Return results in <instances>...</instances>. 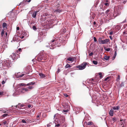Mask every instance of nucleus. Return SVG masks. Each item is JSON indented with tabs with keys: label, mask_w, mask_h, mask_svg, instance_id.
<instances>
[{
	"label": "nucleus",
	"mask_w": 127,
	"mask_h": 127,
	"mask_svg": "<svg viewBox=\"0 0 127 127\" xmlns=\"http://www.w3.org/2000/svg\"><path fill=\"white\" fill-rule=\"evenodd\" d=\"M87 64V63L84 62L81 65L76 66V67L78 68L79 70H83L85 68Z\"/></svg>",
	"instance_id": "1"
},
{
	"label": "nucleus",
	"mask_w": 127,
	"mask_h": 127,
	"mask_svg": "<svg viewBox=\"0 0 127 127\" xmlns=\"http://www.w3.org/2000/svg\"><path fill=\"white\" fill-rule=\"evenodd\" d=\"M54 20L51 19L50 18H48L46 20V24L50 25L53 24Z\"/></svg>",
	"instance_id": "2"
},
{
	"label": "nucleus",
	"mask_w": 127,
	"mask_h": 127,
	"mask_svg": "<svg viewBox=\"0 0 127 127\" xmlns=\"http://www.w3.org/2000/svg\"><path fill=\"white\" fill-rule=\"evenodd\" d=\"M118 11L117 13H118V14H120V13L121 12H120V11L123 8V6L122 5H119L118 6Z\"/></svg>",
	"instance_id": "3"
},
{
	"label": "nucleus",
	"mask_w": 127,
	"mask_h": 127,
	"mask_svg": "<svg viewBox=\"0 0 127 127\" xmlns=\"http://www.w3.org/2000/svg\"><path fill=\"white\" fill-rule=\"evenodd\" d=\"M3 64L7 67L10 66V63L8 60L5 61L3 63Z\"/></svg>",
	"instance_id": "4"
},
{
	"label": "nucleus",
	"mask_w": 127,
	"mask_h": 127,
	"mask_svg": "<svg viewBox=\"0 0 127 127\" xmlns=\"http://www.w3.org/2000/svg\"><path fill=\"white\" fill-rule=\"evenodd\" d=\"M43 58L42 57V55H39L37 56V60L38 61L41 62H44V61H43Z\"/></svg>",
	"instance_id": "5"
},
{
	"label": "nucleus",
	"mask_w": 127,
	"mask_h": 127,
	"mask_svg": "<svg viewBox=\"0 0 127 127\" xmlns=\"http://www.w3.org/2000/svg\"><path fill=\"white\" fill-rule=\"evenodd\" d=\"M42 56L43 58V61H44L47 59L48 56L47 54L45 53L43 54Z\"/></svg>",
	"instance_id": "6"
},
{
	"label": "nucleus",
	"mask_w": 127,
	"mask_h": 127,
	"mask_svg": "<svg viewBox=\"0 0 127 127\" xmlns=\"http://www.w3.org/2000/svg\"><path fill=\"white\" fill-rule=\"evenodd\" d=\"M39 12V11H36L33 12L32 15V17L34 18H36L37 13Z\"/></svg>",
	"instance_id": "7"
},
{
	"label": "nucleus",
	"mask_w": 127,
	"mask_h": 127,
	"mask_svg": "<svg viewBox=\"0 0 127 127\" xmlns=\"http://www.w3.org/2000/svg\"><path fill=\"white\" fill-rule=\"evenodd\" d=\"M110 41V40L109 39H106L102 41L101 44H106L107 43Z\"/></svg>",
	"instance_id": "8"
},
{
	"label": "nucleus",
	"mask_w": 127,
	"mask_h": 127,
	"mask_svg": "<svg viewBox=\"0 0 127 127\" xmlns=\"http://www.w3.org/2000/svg\"><path fill=\"white\" fill-rule=\"evenodd\" d=\"M29 120V118H26L22 120L21 122V123H27V122H28Z\"/></svg>",
	"instance_id": "9"
},
{
	"label": "nucleus",
	"mask_w": 127,
	"mask_h": 127,
	"mask_svg": "<svg viewBox=\"0 0 127 127\" xmlns=\"http://www.w3.org/2000/svg\"><path fill=\"white\" fill-rule=\"evenodd\" d=\"M67 61L72 62L74 61V59L73 57H70L67 59L66 61Z\"/></svg>",
	"instance_id": "10"
},
{
	"label": "nucleus",
	"mask_w": 127,
	"mask_h": 127,
	"mask_svg": "<svg viewBox=\"0 0 127 127\" xmlns=\"http://www.w3.org/2000/svg\"><path fill=\"white\" fill-rule=\"evenodd\" d=\"M109 114L110 116H112L114 115V110H113L111 109L110 110L109 112Z\"/></svg>",
	"instance_id": "11"
},
{
	"label": "nucleus",
	"mask_w": 127,
	"mask_h": 127,
	"mask_svg": "<svg viewBox=\"0 0 127 127\" xmlns=\"http://www.w3.org/2000/svg\"><path fill=\"white\" fill-rule=\"evenodd\" d=\"M56 3H57L58 4L56 5V7L57 8H58L60 6V4L61 3V2L59 0H57Z\"/></svg>",
	"instance_id": "12"
},
{
	"label": "nucleus",
	"mask_w": 127,
	"mask_h": 127,
	"mask_svg": "<svg viewBox=\"0 0 127 127\" xmlns=\"http://www.w3.org/2000/svg\"><path fill=\"white\" fill-rule=\"evenodd\" d=\"M114 110H118L120 108V107L119 106H114L112 108Z\"/></svg>",
	"instance_id": "13"
},
{
	"label": "nucleus",
	"mask_w": 127,
	"mask_h": 127,
	"mask_svg": "<svg viewBox=\"0 0 127 127\" xmlns=\"http://www.w3.org/2000/svg\"><path fill=\"white\" fill-rule=\"evenodd\" d=\"M103 40H102V38L101 37L99 38L98 39V41L100 44H101L102 41Z\"/></svg>",
	"instance_id": "14"
},
{
	"label": "nucleus",
	"mask_w": 127,
	"mask_h": 127,
	"mask_svg": "<svg viewBox=\"0 0 127 127\" xmlns=\"http://www.w3.org/2000/svg\"><path fill=\"white\" fill-rule=\"evenodd\" d=\"M35 82H31L26 85L27 86L31 85H33L35 84Z\"/></svg>",
	"instance_id": "15"
},
{
	"label": "nucleus",
	"mask_w": 127,
	"mask_h": 127,
	"mask_svg": "<svg viewBox=\"0 0 127 127\" xmlns=\"http://www.w3.org/2000/svg\"><path fill=\"white\" fill-rule=\"evenodd\" d=\"M110 57L109 56H105L104 58V59L106 60H108L109 59Z\"/></svg>",
	"instance_id": "16"
},
{
	"label": "nucleus",
	"mask_w": 127,
	"mask_h": 127,
	"mask_svg": "<svg viewBox=\"0 0 127 127\" xmlns=\"http://www.w3.org/2000/svg\"><path fill=\"white\" fill-rule=\"evenodd\" d=\"M24 106V104H21L20 103H19L18 104L17 106H18V107L20 106V107H23V106Z\"/></svg>",
	"instance_id": "17"
},
{
	"label": "nucleus",
	"mask_w": 127,
	"mask_h": 127,
	"mask_svg": "<svg viewBox=\"0 0 127 127\" xmlns=\"http://www.w3.org/2000/svg\"><path fill=\"white\" fill-rule=\"evenodd\" d=\"M9 116L8 114L7 113L5 114H3L2 116L3 117H7V116Z\"/></svg>",
	"instance_id": "18"
},
{
	"label": "nucleus",
	"mask_w": 127,
	"mask_h": 127,
	"mask_svg": "<svg viewBox=\"0 0 127 127\" xmlns=\"http://www.w3.org/2000/svg\"><path fill=\"white\" fill-rule=\"evenodd\" d=\"M7 26V24L5 23H3L2 24V27L3 28H5Z\"/></svg>",
	"instance_id": "19"
},
{
	"label": "nucleus",
	"mask_w": 127,
	"mask_h": 127,
	"mask_svg": "<svg viewBox=\"0 0 127 127\" xmlns=\"http://www.w3.org/2000/svg\"><path fill=\"white\" fill-rule=\"evenodd\" d=\"M51 47H50V49H53L55 48V47L56 46H54V45L53 44H51Z\"/></svg>",
	"instance_id": "20"
},
{
	"label": "nucleus",
	"mask_w": 127,
	"mask_h": 127,
	"mask_svg": "<svg viewBox=\"0 0 127 127\" xmlns=\"http://www.w3.org/2000/svg\"><path fill=\"white\" fill-rule=\"evenodd\" d=\"M71 67V66L69 65L68 64H67L65 65V67L66 68H68V67Z\"/></svg>",
	"instance_id": "21"
},
{
	"label": "nucleus",
	"mask_w": 127,
	"mask_h": 127,
	"mask_svg": "<svg viewBox=\"0 0 127 127\" xmlns=\"http://www.w3.org/2000/svg\"><path fill=\"white\" fill-rule=\"evenodd\" d=\"M4 32V31L3 29H2L1 33V35L2 36Z\"/></svg>",
	"instance_id": "22"
},
{
	"label": "nucleus",
	"mask_w": 127,
	"mask_h": 127,
	"mask_svg": "<svg viewBox=\"0 0 127 127\" xmlns=\"http://www.w3.org/2000/svg\"><path fill=\"white\" fill-rule=\"evenodd\" d=\"M87 125H91L93 124V123L91 122H88Z\"/></svg>",
	"instance_id": "23"
},
{
	"label": "nucleus",
	"mask_w": 127,
	"mask_h": 127,
	"mask_svg": "<svg viewBox=\"0 0 127 127\" xmlns=\"http://www.w3.org/2000/svg\"><path fill=\"white\" fill-rule=\"evenodd\" d=\"M39 75L40 76H41V77H45V76L44 75V74H43L42 73H40Z\"/></svg>",
	"instance_id": "24"
},
{
	"label": "nucleus",
	"mask_w": 127,
	"mask_h": 127,
	"mask_svg": "<svg viewBox=\"0 0 127 127\" xmlns=\"http://www.w3.org/2000/svg\"><path fill=\"white\" fill-rule=\"evenodd\" d=\"M54 11L55 12H59V13H60V12H61V10L59 9H57L56 10Z\"/></svg>",
	"instance_id": "25"
},
{
	"label": "nucleus",
	"mask_w": 127,
	"mask_h": 127,
	"mask_svg": "<svg viewBox=\"0 0 127 127\" xmlns=\"http://www.w3.org/2000/svg\"><path fill=\"white\" fill-rule=\"evenodd\" d=\"M22 90H25L26 91H27L29 90L27 88H23Z\"/></svg>",
	"instance_id": "26"
},
{
	"label": "nucleus",
	"mask_w": 127,
	"mask_h": 127,
	"mask_svg": "<svg viewBox=\"0 0 127 127\" xmlns=\"http://www.w3.org/2000/svg\"><path fill=\"white\" fill-rule=\"evenodd\" d=\"M93 63L95 64H97V62L96 61H93Z\"/></svg>",
	"instance_id": "27"
},
{
	"label": "nucleus",
	"mask_w": 127,
	"mask_h": 127,
	"mask_svg": "<svg viewBox=\"0 0 127 127\" xmlns=\"http://www.w3.org/2000/svg\"><path fill=\"white\" fill-rule=\"evenodd\" d=\"M19 85L20 86H26V85L24 84V83H20L19 84Z\"/></svg>",
	"instance_id": "28"
},
{
	"label": "nucleus",
	"mask_w": 127,
	"mask_h": 127,
	"mask_svg": "<svg viewBox=\"0 0 127 127\" xmlns=\"http://www.w3.org/2000/svg\"><path fill=\"white\" fill-rule=\"evenodd\" d=\"M112 120L114 122L116 121V118L115 117H114L112 118Z\"/></svg>",
	"instance_id": "29"
},
{
	"label": "nucleus",
	"mask_w": 127,
	"mask_h": 127,
	"mask_svg": "<svg viewBox=\"0 0 127 127\" xmlns=\"http://www.w3.org/2000/svg\"><path fill=\"white\" fill-rule=\"evenodd\" d=\"M22 51V49L21 48H19L18 49V50L17 51V53H19V52H20Z\"/></svg>",
	"instance_id": "30"
},
{
	"label": "nucleus",
	"mask_w": 127,
	"mask_h": 127,
	"mask_svg": "<svg viewBox=\"0 0 127 127\" xmlns=\"http://www.w3.org/2000/svg\"><path fill=\"white\" fill-rule=\"evenodd\" d=\"M104 49L106 51H109L110 50V49L109 48H104Z\"/></svg>",
	"instance_id": "31"
},
{
	"label": "nucleus",
	"mask_w": 127,
	"mask_h": 127,
	"mask_svg": "<svg viewBox=\"0 0 127 127\" xmlns=\"http://www.w3.org/2000/svg\"><path fill=\"white\" fill-rule=\"evenodd\" d=\"M4 92L3 91L0 92V96H1L3 95Z\"/></svg>",
	"instance_id": "32"
},
{
	"label": "nucleus",
	"mask_w": 127,
	"mask_h": 127,
	"mask_svg": "<svg viewBox=\"0 0 127 127\" xmlns=\"http://www.w3.org/2000/svg\"><path fill=\"white\" fill-rule=\"evenodd\" d=\"M126 31V30H125V31L123 32V34L124 35L127 34V32Z\"/></svg>",
	"instance_id": "33"
},
{
	"label": "nucleus",
	"mask_w": 127,
	"mask_h": 127,
	"mask_svg": "<svg viewBox=\"0 0 127 127\" xmlns=\"http://www.w3.org/2000/svg\"><path fill=\"white\" fill-rule=\"evenodd\" d=\"M104 4L106 6H109V3L107 2L105 3Z\"/></svg>",
	"instance_id": "34"
},
{
	"label": "nucleus",
	"mask_w": 127,
	"mask_h": 127,
	"mask_svg": "<svg viewBox=\"0 0 127 127\" xmlns=\"http://www.w3.org/2000/svg\"><path fill=\"white\" fill-rule=\"evenodd\" d=\"M93 39H94V41L95 42H97L96 38L95 37H94L93 38Z\"/></svg>",
	"instance_id": "35"
},
{
	"label": "nucleus",
	"mask_w": 127,
	"mask_h": 127,
	"mask_svg": "<svg viewBox=\"0 0 127 127\" xmlns=\"http://www.w3.org/2000/svg\"><path fill=\"white\" fill-rule=\"evenodd\" d=\"M24 75H25V74H23L21 75H19L18 77H22L23 76H24Z\"/></svg>",
	"instance_id": "36"
},
{
	"label": "nucleus",
	"mask_w": 127,
	"mask_h": 127,
	"mask_svg": "<svg viewBox=\"0 0 127 127\" xmlns=\"http://www.w3.org/2000/svg\"><path fill=\"white\" fill-rule=\"evenodd\" d=\"M27 88L30 89H31L33 88V87L32 86H29Z\"/></svg>",
	"instance_id": "37"
},
{
	"label": "nucleus",
	"mask_w": 127,
	"mask_h": 127,
	"mask_svg": "<svg viewBox=\"0 0 127 127\" xmlns=\"http://www.w3.org/2000/svg\"><path fill=\"white\" fill-rule=\"evenodd\" d=\"M32 28L34 30H36V27L35 26H33L32 27Z\"/></svg>",
	"instance_id": "38"
},
{
	"label": "nucleus",
	"mask_w": 127,
	"mask_h": 127,
	"mask_svg": "<svg viewBox=\"0 0 127 127\" xmlns=\"http://www.w3.org/2000/svg\"><path fill=\"white\" fill-rule=\"evenodd\" d=\"M124 86V83L123 82H122L121 83V84L120 85V86L121 87H122L123 86Z\"/></svg>",
	"instance_id": "39"
},
{
	"label": "nucleus",
	"mask_w": 127,
	"mask_h": 127,
	"mask_svg": "<svg viewBox=\"0 0 127 127\" xmlns=\"http://www.w3.org/2000/svg\"><path fill=\"white\" fill-rule=\"evenodd\" d=\"M62 123H63V122H64L65 121V119L64 118V117H62Z\"/></svg>",
	"instance_id": "40"
},
{
	"label": "nucleus",
	"mask_w": 127,
	"mask_h": 127,
	"mask_svg": "<svg viewBox=\"0 0 127 127\" xmlns=\"http://www.w3.org/2000/svg\"><path fill=\"white\" fill-rule=\"evenodd\" d=\"M28 107L29 108H30L31 107V108H32V107H33V106L32 105V106L30 105H28Z\"/></svg>",
	"instance_id": "41"
},
{
	"label": "nucleus",
	"mask_w": 127,
	"mask_h": 127,
	"mask_svg": "<svg viewBox=\"0 0 127 127\" xmlns=\"http://www.w3.org/2000/svg\"><path fill=\"white\" fill-rule=\"evenodd\" d=\"M109 10L108 9L105 12V13L106 14H108V13H109Z\"/></svg>",
	"instance_id": "42"
},
{
	"label": "nucleus",
	"mask_w": 127,
	"mask_h": 127,
	"mask_svg": "<svg viewBox=\"0 0 127 127\" xmlns=\"http://www.w3.org/2000/svg\"><path fill=\"white\" fill-rule=\"evenodd\" d=\"M68 111V110H64L63 111V112H67Z\"/></svg>",
	"instance_id": "43"
},
{
	"label": "nucleus",
	"mask_w": 127,
	"mask_h": 127,
	"mask_svg": "<svg viewBox=\"0 0 127 127\" xmlns=\"http://www.w3.org/2000/svg\"><path fill=\"white\" fill-rule=\"evenodd\" d=\"M127 26V24L124 25L123 26V28L124 29H125Z\"/></svg>",
	"instance_id": "44"
},
{
	"label": "nucleus",
	"mask_w": 127,
	"mask_h": 127,
	"mask_svg": "<svg viewBox=\"0 0 127 127\" xmlns=\"http://www.w3.org/2000/svg\"><path fill=\"white\" fill-rule=\"evenodd\" d=\"M93 55V52H91L89 54V55L90 56H92Z\"/></svg>",
	"instance_id": "45"
},
{
	"label": "nucleus",
	"mask_w": 127,
	"mask_h": 127,
	"mask_svg": "<svg viewBox=\"0 0 127 127\" xmlns=\"http://www.w3.org/2000/svg\"><path fill=\"white\" fill-rule=\"evenodd\" d=\"M60 125V124H56L55 125V126L57 127H59Z\"/></svg>",
	"instance_id": "46"
},
{
	"label": "nucleus",
	"mask_w": 127,
	"mask_h": 127,
	"mask_svg": "<svg viewBox=\"0 0 127 127\" xmlns=\"http://www.w3.org/2000/svg\"><path fill=\"white\" fill-rule=\"evenodd\" d=\"M0 111H2L3 113H5L6 112V111H5L4 110H1Z\"/></svg>",
	"instance_id": "47"
},
{
	"label": "nucleus",
	"mask_w": 127,
	"mask_h": 127,
	"mask_svg": "<svg viewBox=\"0 0 127 127\" xmlns=\"http://www.w3.org/2000/svg\"><path fill=\"white\" fill-rule=\"evenodd\" d=\"M51 124V123H50L48 124L47 125V127H50V126Z\"/></svg>",
	"instance_id": "48"
},
{
	"label": "nucleus",
	"mask_w": 127,
	"mask_h": 127,
	"mask_svg": "<svg viewBox=\"0 0 127 127\" xmlns=\"http://www.w3.org/2000/svg\"><path fill=\"white\" fill-rule=\"evenodd\" d=\"M99 2V1L98 0H97L96 1V3H95V4H96V5H97V4Z\"/></svg>",
	"instance_id": "49"
},
{
	"label": "nucleus",
	"mask_w": 127,
	"mask_h": 127,
	"mask_svg": "<svg viewBox=\"0 0 127 127\" xmlns=\"http://www.w3.org/2000/svg\"><path fill=\"white\" fill-rule=\"evenodd\" d=\"M117 51L116 50L115 51V53L114 54V56H116L117 55V53H116Z\"/></svg>",
	"instance_id": "50"
},
{
	"label": "nucleus",
	"mask_w": 127,
	"mask_h": 127,
	"mask_svg": "<svg viewBox=\"0 0 127 127\" xmlns=\"http://www.w3.org/2000/svg\"><path fill=\"white\" fill-rule=\"evenodd\" d=\"M22 34L23 35H25L26 34V33L25 32H22Z\"/></svg>",
	"instance_id": "51"
},
{
	"label": "nucleus",
	"mask_w": 127,
	"mask_h": 127,
	"mask_svg": "<svg viewBox=\"0 0 127 127\" xmlns=\"http://www.w3.org/2000/svg\"><path fill=\"white\" fill-rule=\"evenodd\" d=\"M60 71V69L59 68H58V71L57 72V73H58Z\"/></svg>",
	"instance_id": "52"
},
{
	"label": "nucleus",
	"mask_w": 127,
	"mask_h": 127,
	"mask_svg": "<svg viewBox=\"0 0 127 127\" xmlns=\"http://www.w3.org/2000/svg\"><path fill=\"white\" fill-rule=\"evenodd\" d=\"M64 95L66 97H67L68 96V95L66 94H64Z\"/></svg>",
	"instance_id": "53"
},
{
	"label": "nucleus",
	"mask_w": 127,
	"mask_h": 127,
	"mask_svg": "<svg viewBox=\"0 0 127 127\" xmlns=\"http://www.w3.org/2000/svg\"><path fill=\"white\" fill-rule=\"evenodd\" d=\"M113 32H110V33H109V34L110 35H112L113 34Z\"/></svg>",
	"instance_id": "54"
},
{
	"label": "nucleus",
	"mask_w": 127,
	"mask_h": 127,
	"mask_svg": "<svg viewBox=\"0 0 127 127\" xmlns=\"http://www.w3.org/2000/svg\"><path fill=\"white\" fill-rule=\"evenodd\" d=\"M117 79L119 80L120 79V76L119 75H118L117 77Z\"/></svg>",
	"instance_id": "55"
},
{
	"label": "nucleus",
	"mask_w": 127,
	"mask_h": 127,
	"mask_svg": "<svg viewBox=\"0 0 127 127\" xmlns=\"http://www.w3.org/2000/svg\"><path fill=\"white\" fill-rule=\"evenodd\" d=\"M6 123H7V122H6V121H4L3 122V124L4 125L6 124Z\"/></svg>",
	"instance_id": "56"
},
{
	"label": "nucleus",
	"mask_w": 127,
	"mask_h": 127,
	"mask_svg": "<svg viewBox=\"0 0 127 127\" xmlns=\"http://www.w3.org/2000/svg\"><path fill=\"white\" fill-rule=\"evenodd\" d=\"M39 34L40 35H42L43 34L42 32H41L39 33Z\"/></svg>",
	"instance_id": "57"
},
{
	"label": "nucleus",
	"mask_w": 127,
	"mask_h": 127,
	"mask_svg": "<svg viewBox=\"0 0 127 127\" xmlns=\"http://www.w3.org/2000/svg\"><path fill=\"white\" fill-rule=\"evenodd\" d=\"M56 41V40L55 39H54V40H52L51 42L52 43H53L54 42V41Z\"/></svg>",
	"instance_id": "58"
},
{
	"label": "nucleus",
	"mask_w": 127,
	"mask_h": 127,
	"mask_svg": "<svg viewBox=\"0 0 127 127\" xmlns=\"http://www.w3.org/2000/svg\"><path fill=\"white\" fill-rule=\"evenodd\" d=\"M5 83V82L3 80L2 82V84H4Z\"/></svg>",
	"instance_id": "59"
},
{
	"label": "nucleus",
	"mask_w": 127,
	"mask_h": 127,
	"mask_svg": "<svg viewBox=\"0 0 127 127\" xmlns=\"http://www.w3.org/2000/svg\"><path fill=\"white\" fill-rule=\"evenodd\" d=\"M109 78L108 77H107L105 79V81L107 80L108 79H109Z\"/></svg>",
	"instance_id": "60"
},
{
	"label": "nucleus",
	"mask_w": 127,
	"mask_h": 127,
	"mask_svg": "<svg viewBox=\"0 0 127 127\" xmlns=\"http://www.w3.org/2000/svg\"><path fill=\"white\" fill-rule=\"evenodd\" d=\"M116 56H113L112 57V59L114 60Z\"/></svg>",
	"instance_id": "61"
},
{
	"label": "nucleus",
	"mask_w": 127,
	"mask_h": 127,
	"mask_svg": "<svg viewBox=\"0 0 127 127\" xmlns=\"http://www.w3.org/2000/svg\"><path fill=\"white\" fill-rule=\"evenodd\" d=\"M40 114H38L37 115V118H39L40 116Z\"/></svg>",
	"instance_id": "62"
},
{
	"label": "nucleus",
	"mask_w": 127,
	"mask_h": 127,
	"mask_svg": "<svg viewBox=\"0 0 127 127\" xmlns=\"http://www.w3.org/2000/svg\"><path fill=\"white\" fill-rule=\"evenodd\" d=\"M109 37L111 40H112V38L111 36H109Z\"/></svg>",
	"instance_id": "63"
},
{
	"label": "nucleus",
	"mask_w": 127,
	"mask_h": 127,
	"mask_svg": "<svg viewBox=\"0 0 127 127\" xmlns=\"http://www.w3.org/2000/svg\"><path fill=\"white\" fill-rule=\"evenodd\" d=\"M19 27H17L16 28V29L17 30H19Z\"/></svg>",
	"instance_id": "64"
}]
</instances>
